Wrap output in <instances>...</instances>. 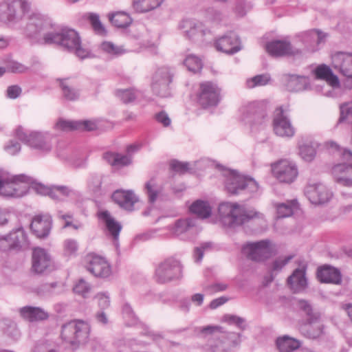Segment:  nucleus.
<instances>
[{"mask_svg": "<svg viewBox=\"0 0 352 352\" xmlns=\"http://www.w3.org/2000/svg\"><path fill=\"white\" fill-rule=\"evenodd\" d=\"M41 42L46 44H58L70 52H74L81 59L88 58L90 52L81 45L78 34L72 29H63L61 32H47L43 34Z\"/></svg>", "mask_w": 352, "mask_h": 352, "instance_id": "obj_1", "label": "nucleus"}, {"mask_svg": "<svg viewBox=\"0 0 352 352\" xmlns=\"http://www.w3.org/2000/svg\"><path fill=\"white\" fill-rule=\"evenodd\" d=\"M219 214L221 222L228 227L241 226L254 218L264 219L263 214L246 209L236 203H221L219 206Z\"/></svg>", "mask_w": 352, "mask_h": 352, "instance_id": "obj_2", "label": "nucleus"}, {"mask_svg": "<svg viewBox=\"0 0 352 352\" xmlns=\"http://www.w3.org/2000/svg\"><path fill=\"white\" fill-rule=\"evenodd\" d=\"M89 325L82 320L71 321L62 327L61 338L74 348L85 343L89 338Z\"/></svg>", "mask_w": 352, "mask_h": 352, "instance_id": "obj_3", "label": "nucleus"}, {"mask_svg": "<svg viewBox=\"0 0 352 352\" xmlns=\"http://www.w3.org/2000/svg\"><path fill=\"white\" fill-rule=\"evenodd\" d=\"M30 5L25 0H5L0 3V23H16L29 11Z\"/></svg>", "mask_w": 352, "mask_h": 352, "instance_id": "obj_4", "label": "nucleus"}, {"mask_svg": "<svg viewBox=\"0 0 352 352\" xmlns=\"http://www.w3.org/2000/svg\"><path fill=\"white\" fill-rule=\"evenodd\" d=\"M240 120L250 127L261 126L267 120L266 106L261 102H252L243 105L240 109Z\"/></svg>", "mask_w": 352, "mask_h": 352, "instance_id": "obj_5", "label": "nucleus"}, {"mask_svg": "<svg viewBox=\"0 0 352 352\" xmlns=\"http://www.w3.org/2000/svg\"><path fill=\"white\" fill-rule=\"evenodd\" d=\"M33 179L25 175L0 177V195L6 197L23 196L26 184L32 183Z\"/></svg>", "mask_w": 352, "mask_h": 352, "instance_id": "obj_6", "label": "nucleus"}, {"mask_svg": "<svg viewBox=\"0 0 352 352\" xmlns=\"http://www.w3.org/2000/svg\"><path fill=\"white\" fill-rule=\"evenodd\" d=\"M225 188L232 195H236L242 190L254 192L258 189L257 183L251 178L244 177L234 170H226Z\"/></svg>", "mask_w": 352, "mask_h": 352, "instance_id": "obj_7", "label": "nucleus"}, {"mask_svg": "<svg viewBox=\"0 0 352 352\" xmlns=\"http://www.w3.org/2000/svg\"><path fill=\"white\" fill-rule=\"evenodd\" d=\"M242 250L249 259L263 261L276 254V248L270 240L265 239L248 243L243 247Z\"/></svg>", "mask_w": 352, "mask_h": 352, "instance_id": "obj_8", "label": "nucleus"}, {"mask_svg": "<svg viewBox=\"0 0 352 352\" xmlns=\"http://www.w3.org/2000/svg\"><path fill=\"white\" fill-rule=\"evenodd\" d=\"M182 276V266L174 258H168L160 263L155 270V278L159 283H166L179 279Z\"/></svg>", "mask_w": 352, "mask_h": 352, "instance_id": "obj_9", "label": "nucleus"}, {"mask_svg": "<svg viewBox=\"0 0 352 352\" xmlns=\"http://www.w3.org/2000/svg\"><path fill=\"white\" fill-rule=\"evenodd\" d=\"M287 111L283 109V107H279L275 110L273 131L277 136L289 138L294 135L296 130L288 117Z\"/></svg>", "mask_w": 352, "mask_h": 352, "instance_id": "obj_10", "label": "nucleus"}, {"mask_svg": "<svg viewBox=\"0 0 352 352\" xmlns=\"http://www.w3.org/2000/svg\"><path fill=\"white\" fill-rule=\"evenodd\" d=\"M220 100V89L211 82H204L199 85L197 102L203 108L217 105Z\"/></svg>", "mask_w": 352, "mask_h": 352, "instance_id": "obj_11", "label": "nucleus"}, {"mask_svg": "<svg viewBox=\"0 0 352 352\" xmlns=\"http://www.w3.org/2000/svg\"><path fill=\"white\" fill-rule=\"evenodd\" d=\"M342 155L346 162L334 166L333 173L338 183L352 186V153L349 150H344Z\"/></svg>", "mask_w": 352, "mask_h": 352, "instance_id": "obj_12", "label": "nucleus"}, {"mask_svg": "<svg viewBox=\"0 0 352 352\" xmlns=\"http://www.w3.org/2000/svg\"><path fill=\"white\" fill-rule=\"evenodd\" d=\"M273 175L280 182L292 183L298 176V168L295 164L287 160H282L272 164Z\"/></svg>", "mask_w": 352, "mask_h": 352, "instance_id": "obj_13", "label": "nucleus"}, {"mask_svg": "<svg viewBox=\"0 0 352 352\" xmlns=\"http://www.w3.org/2000/svg\"><path fill=\"white\" fill-rule=\"evenodd\" d=\"M85 260L87 270L95 276L107 278L111 274V265L104 257L89 254Z\"/></svg>", "mask_w": 352, "mask_h": 352, "instance_id": "obj_14", "label": "nucleus"}, {"mask_svg": "<svg viewBox=\"0 0 352 352\" xmlns=\"http://www.w3.org/2000/svg\"><path fill=\"white\" fill-rule=\"evenodd\" d=\"M331 63L340 75L352 79V53L337 52L331 56Z\"/></svg>", "mask_w": 352, "mask_h": 352, "instance_id": "obj_15", "label": "nucleus"}, {"mask_svg": "<svg viewBox=\"0 0 352 352\" xmlns=\"http://www.w3.org/2000/svg\"><path fill=\"white\" fill-rule=\"evenodd\" d=\"M305 193L310 202L316 205L326 204L333 197V193L322 184L308 185Z\"/></svg>", "mask_w": 352, "mask_h": 352, "instance_id": "obj_16", "label": "nucleus"}, {"mask_svg": "<svg viewBox=\"0 0 352 352\" xmlns=\"http://www.w3.org/2000/svg\"><path fill=\"white\" fill-rule=\"evenodd\" d=\"M267 52L272 56H298L301 55V50L294 47L289 42L276 40L266 44Z\"/></svg>", "mask_w": 352, "mask_h": 352, "instance_id": "obj_17", "label": "nucleus"}, {"mask_svg": "<svg viewBox=\"0 0 352 352\" xmlns=\"http://www.w3.org/2000/svg\"><path fill=\"white\" fill-rule=\"evenodd\" d=\"M218 342L210 345L211 352H228L241 343V334L234 332L222 331L217 337Z\"/></svg>", "mask_w": 352, "mask_h": 352, "instance_id": "obj_18", "label": "nucleus"}, {"mask_svg": "<svg viewBox=\"0 0 352 352\" xmlns=\"http://www.w3.org/2000/svg\"><path fill=\"white\" fill-rule=\"evenodd\" d=\"M52 227V218L49 214L35 215L30 224L32 233L38 238L47 237Z\"/></svg>", "mask_w": 352, "mask_h": 352, "instance_id": "obj_19", "label": "nucleus"}, {"mask_svg": "<svg viewBox=\"0 0 352 352\" xmlns=\"http://www.w3.org/2000/svg\"><path fill=\"white\" fill-rule=\"evenodd\" d=\"M51 256L45 250L36 248L32 253V270L37 274H42L53 268Z\"/></svg>", "mask_w": 352, "mask_h": 352, "instance_id": "obj_20", "label": "nucleus"}, {"mask_svg": "<svg viewBox=\"0 0 352 352\" xmlns=\"http://www.w3.org/2000/svg\"><path fill=\"white\" fill-rule=\"evenodd\" d=\"M180 28L184 30L185 36L192 41H203L204 36L209 33L201 23L191 19L182 21Z\"/></svg>", "mask_w": 352, "mask_h": 352, "instance_id": "obj_21", "label": "nucleus"}, {"mask_svg": "<svg viewBox=\"0 0 352 352\" xmlns=\"http://www.w3.org/2000/svg\"><path fill=\"white\" fill-rule=\"evenodd\" d=\"M302 335L309 339H316L323 333V325L320 320V315L313 316L300 327Z\"/></svg>", "mask_w": 352, "mask_h": 352, "instance_id": "obj_22", "label": "nucleus"}, {"mask_svg": "<svg viewBox=\"0 0 352 352\" xmlns=\"http://www.w3.org/2000/svg\"><path fill=\"white\" fill-rule=\"evenodd\" d=\"M18 312L22 319L29 322H38L49 318L48 312L40 307L24 306Z\"/></svg>", "mask_w": 352, "mask_h": 352, "instance_id": "obj_23", "label": "nucleus"}, {"mask_svg": "<svg viewBox=\"0 0 352 352\" xmlns=\"http://www.w3.org/2000/svg\"><path fill=\"white\" fill-rule=\"evenodd\" d=\"M16 136L23 142L27 143L30 146L38 149L41 151H50V146L44 142V144H38L36 142V139L43 140L42 133L39 132H32L27 134L21 126L16 129Z\"/></svg>", "mask_w": 352, "mask_h": 352, "instance_id": "obj_24", "label": "nucleus"}, {"mask_svg": "<svg viewBox=\"0 0 352 352\" xmlns=\"http://www.w3.org/2000/svg\"><path fill=\"white\" fill-rule=\"evenodd\" d=\"M16 136L23 142L27 143L30 146L38 149L41 151H50V146L44 142V144H38L36 142V139L43 140L42 133L39 132H32L27 134L21 126L16 129Z\"/></svg>", "mask_w": 352, "mask_h": 352, "instance_id": "obj_25", "label": "nucleus"}, {"mask_svg": "<svg viewBox=\"0 0 352 352\" xmlns=\"http://www.w3.org/2000/svg\"><path fill=\"white\" fill-rule=\"evenodd\" d=\"M216 47L226 54H234L241 50V43L235 34L230 33L219 38L216 42Z\"/></svg>", "mask_w": 352, "mask_h": 352, "instance_id": "obj_26", "label": "nucleus"}, {"mask_svg": "<svg viewBox=\"0 0 352 352\" xmlns=\"http://www.w3.org/2000/svg\"><path fill=\"white\" fill-rule=\"evenodd\" d=\"M27 242L26 235L22 229H18L10 233L5 238L0 239V247L6 250L21 248Z\"/></svg>", "mask_w": 352, "mask_h": 352, "instance_id": "obj_27", "label": "nucleus"}, {"mask_svg": "<svg viewBox=\"0 0 352 352\" xmlns=\"http://www.w3.org/2000/svg\"><path fill=\"white\" fill-rule=\"evenodd\" d=\"M113 200L121 208L131 211L138 198L132 190H117L112 195Z\"/></svg>", "mask_w": 352, "mask_h": 352, "instance_id": "obj_28", "label": "nucleus"}, {"mask_svg": "<svg viewBox=\"0 0 352 352\" xmlns=\"http://www.w3.org/2000/svg\"><path fill=\"white\" fill-rule=\"evenodd\" d=\"M318 278L322 283L340 284L342 280L341 273L339 270L331 266H324L317 272Z\"/></svg>", "mask_w": 352, "mask_h": 352, "instance_id": "obj_29", "label": "nucleus"}, {"mask_svg": "<svg viewBox=\"0 0 352 352\" xmlns=\"http://www.w3.org/2000/svg\"><path fill=\"white\" fill-rule=\"evenodd\" d=\"M314 74L318 79L325 80L333 87H339L340 81L338 77L335 75L329 66L322 64L314 70Z\"/></svg>", "mask_w": 352, "mask_h": 352, "instance_id": "obj_30", "label": "nucleus"}, {"mask_svg": "<svg viewBox=\"0 0 352 352\" xmlns=\"http://www.w3.org/2000/svg\"><path fill=\"white\" fill-rule=\"evenodd\" d=\"M287 283L295 291L303 289L307 285L305 271L303 269H296L287 278Z\"/></svg>", "mask_w": 352, "mask_h": 352, "instance_id": "obj_31", "label": "nucleus"}, {"mask_svg": "<svg viewBox=\"0 0 352 352\" xmlns=\"http://www.w3.org/2000/svg\"><path fill=\"white\" fill-rule=\"evenodd\" d=\"M103 158L112 166L120 168L131 164V157L118 153L107 152Z\"/></svg>", "mask_w": 352, "mask_h": 352, "instance_id": "obj_32", "label": "nucleus"}, {"mask_svg": "<svg viewBox=\"0 0 352 352\" xmlns=\"http://www.w3.org/2000/svg\"><path fill=\"white\" fill-rule=\"evenodd\" d=\"M100 218L105 222L106 227L115 242H117L119 234L122 229L121 225L115 221L108 211H103L100 213Z\"/></svg>", "mask_w": 352, "mask_h": 352, "instance_id": "obj_33", "label": "nucleus"}, {"mask_svg": "<svg viewBox=\"0 0 352 352\" xmlns=\"http://www.w3.org/2000/svg\"><path fill=\"white\" fill-rule=\"evenodd\" d=\"M305 78L295 74H285L283 80L287 89L290 91H298L303 89Z\"/></svg>", "mask_w": 352, "mask_h": 352, "instance_id": "obj_34", "label": "nucleus"}, {"mask_svg": "<svg viewBox=\"0 0 352 352\" xmlns=\"http://www.w3.org/2000/svg\"><path fill=\"white\" fill-rule=\"evenodd\" d=\"M276 346L280 352H292L300 347V343L298 340L284 336L276 340Z\"/></svg>", "mask_w": 352, "mask_h": 352, "instance_id": "obj_35", "label": "nucleus"}, {"mask_svg": "<svg viewBox=\"0 0 352 352\" xmlns=\"http://www.w3.org/2000/svg\"><path fill=\"white\" fill-rule=\"evenodd\" d=\"M190 210L201 219L208 218L212 213V208L208 202L202 200L195 201L190 206Z\"/></svg>", "mask_w": 352, "mask_h": 352, "instance_id": "obj_36", "label": "nucleus"}, {"mask_svg": "<svg viewBox=\"0 0 352 352\" xmlns=\"http://www.w3.org/2000/svg\"><path fill=\"white\" fill-rule=\"evenodd\" d=\"M275 207L278 218L288 217L294 213V210L297 209L298 202L296 199H292L286 202L277 203Z\"/></svg>", "mask_w": 352, "mask_h": 352, "instance_id": "obj_37", "label": "nucleus"}, {"mask_svg": "<svg viewBox=\"0 0 352 352\" xmlns=\"http://www.w3.org/2000/svg\"><path fill=\"white\" fill-rule=\"evenodd\" d=\"M164 0H133L132 6L137 12H147L158 8Z\"/></svg>", "mask_w": 352, "mask_h": 352, "instance_id": "obj_38", "label": "nucleus"}, {"mask_svg": "<svg viewBox=\"0 0 352 352\" xmlns=\"http://www.w3.org/2000/svg\"><path fill=\"white\" fill-rule=\"evenodd\" d=\"M145 192L150 203H154L162 194L163 188L158 185L154 179H151L145 184Z\"/></svg>", "mask_w": 352, "mask_h": 352, "instance_id": "obj_39", "label": "nucleus"}, {"mask_svg": "<svg viewBox=\"0 0 352 352\" xmlns=\"http://www.w3.org/2000/svg\"><path fill=\"white\" fill-rule=\"evenodd\" d=\"M38 19L36 18H29L28 23L25 30V34L28 37L34 39L37 43L44 44L41 42L43 36H41V33L43 32V30L39 28H37L35 23L36 22L38 21Z\"/></svg>", "mask_w": 352, "mask_h": 352, "instance_id": "obj_40", "label": "nucleus"}, {"mask_svg": "<svg viewBox=\"0 0 352 352\" xmlns=\"http://www.w3.org/2000/svg\"><path fill=\"white\" fill-rule=\"evenodd\" d=\"M60 86L63 97L67 100H76L79 98V92L67 79L60 80Z\"/></svg>", "mask_w": 352, "mask_h": 352, "instance_id": "obj_41", "label": "nucleus"}, {"mask_svg": "<svg viewBox=\"0 0 352 352\" xmlns=\"http://www.w3.org/2000/svg\"><path fill=\"white\" fill-rule=\"evenodd\" d=\"M173 74L170 68L163 67L157 70L153 78L152 85L155 89L158 88V83L165 81L167 78L169 81L173 80Z\"/></svg>", "mask_w": 352, "mask_h": 352, "instance_id": "obj_42", "label": "nucleus"}, {"mask_svg": "<svg viewBox=\"0 0 352 352\" xmlns=\"http://www.w3.org/2000/svg\"><path fill=\"white\" fill-rule=\"evenodd\" d=\"M109 17L111 23L118 28H126L131 23L130 16L122 12L112 14Z\"/></svg>", "mask_w": 352, "mask_h": 352, "instance_id": "obj_43", "label": "nucleus"}, {"mask_svg": "<svg viewBox=\"0 0 352 352\" xmlns=\"http://www.w3.org/2000/svg\"><path fill=\"white\" fill-rule=\"evenodd\" d=\"M195 226V220L191 218L179 219L175 222L173 232L176 235H180L186 232L189 228Z\"/></svg>", "mask_w": 352, "mask_h": 352, "instance_id": "obj_44", "label": "nucleus"}, {"mask_svg": "<svg viewBox=\"0 0 352 352\" xmlns=\"http://www.w3.org/2000/svg\"><path fill=\"white\" fill-rule=\"evenodd\" d=\"M270 81V76L268 74L256 75L246 81L248 88L252 89L256 87L264 86Z\"/></svg>", "mask_w": 352, "mask_h": 352, "instance_id": "obj_45", "label": "nucleus"}, {"mask_svg": "<svg viewBox=\"0 0 352 352\" xmlns=\"http://www.w3.org/2000/svg\"><path fill=\"white\" fill-rule=\"evenodd\" d=\"M187 69L194 73L199 72L202 68V62L197 56L188 55L184 62Z\"/></svg>", "mask_w": 352, "mask_h": 352, "instance_id": "obj_46", "label": "nucleus"}, {"mask_svg": "<svg viewBox=\"0 0 352 352\" xmlns=\"http://www.w3.org/2000/svg\"><path fill=\"white\" fill-rule=\"evenodd\" d=\"M299 153L302 158L307 161H312L316 154V148L314 145L309 144H304L300 146Z\"/></svg>", "mask_w": 352, "mask_h": 352, "instance_id": "obj_47", "label": "nucleus"}, {"mask_svg": "<svg viewBox=\"0 0 352 352\" xmlns=\"http://www.w3.org/2000/svg\"><path fill=\"white\" fill-rule=\"evenodd\" d=\"M80 124L78 121H69L63 118L58 120L55 124L54 129L61 131H70L72 130H78V125Z\"/></svg>", "mask_w": 352, "mask_h": 352, "instance_id": "obj_48", "label": "nucleus"}, {"mask_svg": "<svg viewBox=\"0 0 352 352\" xmlns=\"http://www.w3.org/2000/svg\"><path fill=\"white\" fill-rule=\"evenodd\" d=\"M87 18L94 29V32L99 35H105L106 30L103 25L100 21L99 16L97 14L89 13Z\"/></svg>", "mask_w": 352, "mask_h": 352, "instance_id": "obj_49", "label": "nucleus"}, {"mask_svg": "<svg viewBox=\"0 0 352 352\" xmlns=\"http://www.w3.org/2000/svg\"><path fill=\"white\" fill-rule=\"evenodd\" d=\"M117 95L123 102L129 103L133 102L136 99L138 96V91L133 89L119 90Z\"/></svg>", "mask_w": 352, "mask_h": 352, "instance_id": "obj_50", "label": "nucleus"}, {"mask_svg": "<svg viewBox=\"0 0 352 352\" xmlns=\"http://www.w3.org/2000/svg\"><path fill=\"white\" fill-rule=\"evenodd\" d=\"M57 285V282L43 283L37 287L35 291L40 296L51 295L54 293V290L56 288Z\"/></svg>", "mask_w": 352, "mask_h": 352, "instance_id": "obj_51", "label": "nucleus"}, {"mask_svg": "<svg viewBox=\"0 0 352 352\" xmlns=\"http://www.w3.org/2000/svg\"><path fill=\"white\" fill-rule=\"evenodd\" d=\"M172 81H169L167 78L165 81L158 83V88L152 86L153 91L157 96L161 97H167L170 95L169 85Z\"/></svg>", "mask_w": 352, "mask_h": 352, "instance_id": "obj_52", "label": "nucleus"}, {"mask_svg": "<svg viewBox=\"0 0 352 352\" xmlns=\"http://www.w3.org/2000/svg\"><path fill=\"white\" fill-rule=\"evenodd\" d=\"M298 309L303 311L307 316V319H310L313 316L320 315L313 311L311 305L305 300H298L297 302Z\"/></svg>", "mask_w": 352, "mask_h": 352, "instance_id": "obj_53", "label": "nucleus"}, {"mask_svg": "<svg viewBox=\"0 0 352 352\" xmlns=\"http://www.w3.org/2000/svg\"><path fill=\"white\" fill-rule=\"evenodd\" d=\"M89 285L83 279H80L78 282L74 287V292L76 294H80L83 297H86L87 294L90 291Z\"/></svg>", "mask_w": 352, "mask_h": 352, "instance_id": "obj_54", "label": "nucleus"}, {"mask_svg": "<svg viewBox=\"0 0 352 352\" xmlns=\"http://www.w3.org/2000/svg\"><path fill=\"white\" fill-rule=\"evenodd\" d=\"M223 320L230 324H235L241 329H245V319L234 315H226L223 316Z\"/></svg>", "mask_w": 352, "mask_h": 352, "instance_id": "obj_55", "label": "nucleus"}, {"mask_svg": "<svg viewBox=\"0 0 352 352\" xmlns=\"http://www.w3.org/2000/svg\"><path fill=\"white\" fill-rule=\"evenodd\" d=\"M58 217L60 219L65 221V225L63 226L64 228L71 226L74 230H78L80 228V224H75L72 223V219H73V214L72 213L63 214L62 211H58Z\"/></svg>", "mask_w": 352, "mask_h": 352, "instance_id": "obj_56", "label": "nucleus"}, {"mask_svg": "<svg viewBox=\"0 0 352 352\" xmlns=\"http://www.w3.org/2000/svg\"><path fill=\"white\" fill-rule=\"evenodd\" d=\"M294 255H289L285 257H279L272 263L273 271H280L293 258Z\"/></svg>", "mask_w": 352, "mask_h": 352, "instance_id": "obj_57", "label": "nucleus"}, {"mask_svg": "<svg viewBox=\"0 0 352 352\" xmlns=\"http://www.w3.org/2000/svg\"><path fill=\"white\" fill-rule=\"evenodd\" d=\"M100 47L104 52L113 55H118L123 52V50L121 47L116 46L110 42H103Z\"/></svg>", "mask_w": 352, "mask_h": 352, "instance_id": "obj_58", "label": "nucleus"}, {"mask_svg": "<svg viewBox=\"0 0 352 352\" xmlns=\"http://www.w3.org/2000/svg\"><path fill=\"white\" fill-rule=\"evenodd\" d=\"M28 70V67L23 64L11 61L7 65V71L12 73H25Z\"/></svg>", "mask_w": 352, "mask_h": 352, "instance_id": "obj_59", "label": "nucleus"}, {"mask_svg": "<svg viewBox=\"0 0 352 352\" xmlns=\"http://www.w3.org/2000/svg\"><path fill=\"white\" fill-rule=\"evenodd\" d=\"M212 248L211 243H204L199 247H197L194 251V258L195 262H200L203 258L204 251L210 250Z\"/></svg>", "mask_w": 352, "mask_h": 352, "instance_id": "obj_60", "label": "nucleus"}, {"mask_svg": "<svg viewBox=\"0 0 352 352\" xmlns=\"http://www.w3.org/2000/svg\"><path fill=\"white\" fill-rule=\"evenodd\" d=\"M340 116L339 122L344 121L346 118L352 114V102H344L340 106Z\"/></svg>", "mask_w": 352, "mask_h": 352, "instance_id": "obj_61", "label": "nucleus"}, {"mask_svg": "<svg viewBox=\"0 0 352 352\" xmlns=\"http://www.w3.org/2000/svg\"><path fill=\"white\" fill-rule=\"evenodd\" d=\"M201 333L214 335V338L217 340L219 335H221L223 331V328L220 326L208 325L201 329Z\"/></svg>", "mask_w": 352, "mask_h": 352, "instance_id": "obj_62", "label": "nucleus"}, {"mask_svg": "<svg viewBox=\"0 0 352 352\" xmlns=\"http://www.w3.org/2000/svg\"><path fill=\"white\" fill-rule=\"evenodd\" d=\"M30 18H36L37 19H38V21L35 23L36 25L37 26V28H41L43 31L46 30L49 26L47 18L41 14L34 13L30 16Z\"/></svg>", "mask_w": 352, "mask_h": 352, "instance_id": "obj_63", "label": "nucleus"}, {"mask_svg": "<svg viewBox=\"0 0 352 352\" xmlns=\"http://www.w3.org/2000/svg\"><path fill=\"white\" fill-rule=\"evenodd\" d=\"M65 253L67 255L74 254L78 250L77 242L73 239H68L65 242Z\"/></svg>", "mask_w": 352, "mask_h": 352, "instance_id": "obj_64", "label": "nucleus"}]
</instances>
